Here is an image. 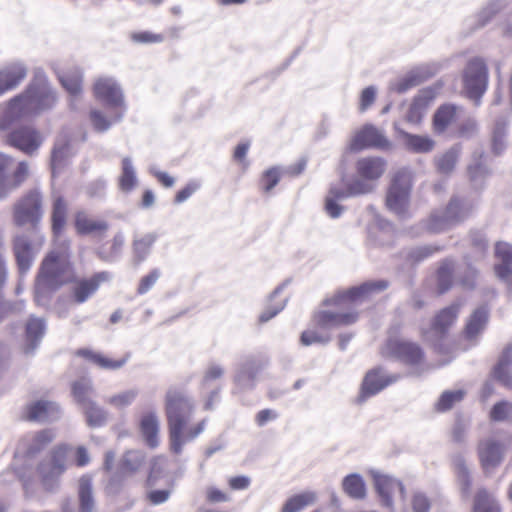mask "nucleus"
I'll return each instance as SVG.
<instances>
[{"label":"nucleus","mask_w":512,"mask_h":512,"mask_svg":"<svg viewBox=\"0 0 512 512\" xmlns=\"http://www.w3.org/2000/svg\"><path fill=\"white\" fill-rule=\"evenodd\" d=\"M435 99V92L432 89H424L413 99L406 120L411 123H419L429 107Z\"/></svg>","instance_id":"24"},{"label":"nucleus","mask_w":512,"mask_h":512,"mask_svg":"<svg viewBox=\"0 0 512 512\" xmlns=\"http://www.w3.org/2000/svg\"><path fill=\"white\" fill-rule=\"evenodd\" d=\"M486 322H467L464 329V338L475 343L481 333L485 330Z\"/></svg>","instance_id":"62"},{"label":"nucleus","mask_w":512,"mask_h":512,"mask_svg":"<svg viewBox=\"0 0 512 512\" xmlns=\"http://www.w3.org/2000/svg\"><path fill=\"white\" fill-rule=\"evenodd\" d=\"M372 477L374 487L380 498L381 504L393 512V494L398 491L403 495L405 492L402 482L392 476L381 474L379 472H372Z\"/></svg>","instance_id":"16"},{"label":"nucleus","mask_w":512,"mask_h":512,"mask_svg":"<svg viewBox=\"0 0 512 512\" xmlns=\"http://www.w3.org/2000/svg\"><path fill=\"white\" fill-rule=\"evenodd\" d=\"M74 227L78 235H104L109 229V224L103 219L91 217L84 211H78L74 215Z\"/></svg>","instance_id":"20"},{"label":"nucleus","mask_w":512,"mask_h":512,"mask_svg":"<svg viewBox=\"0 0 512 512\" xmlns=\"http://www.w3.org/2000/svg\"><path fill=\"white\" fill-rule=\"evenodd\" d=\"M512 344L507 345L492 369L493 378L506 388L512 389Z\"/></svg>","instance_id":"21"},{"label":"nucleus","mask_w":512,"mask_h":512,"mask_svg":"<svg viewBox=\"0 0 512 512\" xmlns=\"http://www.w3.org/2000/svg\"><path fill=\"white\" fill-rule=\"evenodd\" d=\"M60 406L52 401L38 400L27 406V419L37 422H54L61 417Z\"/></svg>","instance_id":"19"},{"label":"nucleus","mask_w":512,"mask_h":512,"mask_svg":"<svg viewBox=\"0 0 512 512\" xmlns=\"http://www.w3.org/2000/svg\"><path fill=\"white\" fill-rule=\"evenodd\" d=\"M399 325H394L389 331L386 349L389 355L412 369V374L420 375L424 370L425 354L415 342L394 338Z\"/></svg>","instance_id":"6"},{"label":"nucleus","mask_w":512,"mask_h":512,"mask_svg":"<svg viewBox=\"0 0 512 512\" xmlns=\"http://www.w3.org/2000/svg\"><path fill=\"white\" fill-rule=\"evenodd\" d=\"M388 286V281L383 279L367 281L336 293L331 298L325 300V305L339 309L346 308L370 299L375 294L386 290Z\"/></svg>","instance_id":"8"},{"label":"nucleus","mask_w":512,"mask_h":512,"mask_svg":"<svg viewBox=\"0 0 512 512\" xmlns=\"http://www.w3.org/2000/svg\"><path fill=\"white\" fill-rule=\"evenodd\" d=\"M465 391L462 389L444 391L436 403V409L440 412L450 410L454 404L463 400Z\"/></svg>","instance_id":"47"},{"label":"nucleus","mask_w":512,"mask_h":512,"mask_svg":"<svg viewBox=\"0 0 512 512\" xmlns=\"http://www.w3.org/2000/svg\"><path fill=\"white\" fill-rule=\"evenodd\" d=\"M55 101V94L45 82L30 84L25 91L7 102L0 119V130L7 131L14 122L51 108Z\"/></svg>","instance_id":"2"},{"label":"nucleus","mask_w":512,"mask_h":512,"mask_svg":"<svg viewBox=\"0 0 512 512\" xmlns=\"http://www.w3.org/2000/svg\"><path fill=\"white\" fill-rule=\"evenodd\" d=\"M78 355L86 358L87 360L91 361L92 363L96 364L102 369L107 370H117L120 369L125 365L127 362V358H123L120 360H112L110 358L105 357L104 355L94 352L89 349H80L77 352Z\"/></svg>","instance_id":"36"},{"label":"nucleus","mask_w":512,"mask_h":512,"mask_svg":"<svg viewBox=\"0 0 512 512\" xmlns=\"http://www.w3.org/2000/svg\"><path fill=\"white\" fill-rule=\"evenodd\" d=\"M490 418L495 422H503L512 418V403L504 400L495 403L490 411Z\"/></svg>","instance_id":"53"},{"label":"nucleus","mask_w":512,"mask_h":512,"mask_svg":"<svg viewBox=\"0 0 512 512\" xmlns=\"http://www.w3.org/2000/svg\"><path fill=\"white\" fill-rule=\"evenodd\" d=\"M139 394L136 388L128 389L105 398V402L116 409L130 406Z\"/></svg>","instance_id":"46"},{"label":"nucleus","mask_w":512,"mask_h":512,"mask_svg":"<svg viewBox=\"0 0 512 512\" xmlns=\"http://www.w3.org/2000/svg\"><path fill=\"white\" fill-rule=\"evenodd\" d=\"M164 409L170 450L172 453L180 455L184 446L195 440L204 431L206 420L203 419L196 425L188 427L195 410V403L183 390L175 387L167 390Z\"/></svg>","instance_id":"1"},{"label":"nucleus","mask_w":512,"mask_h":512,"mask_svg":"<svg viewBox=\"0 0 512 512\" xmlns=\"http://www.w3.org/2000/svg\"><path fill=\"white\" fill-rule=\"evenodd\" d=\"M13 252L19 270L24 273L32 265L33 252L30 242L23 236H16L13 239Z\"/></svg>","instance_id":"27"},{"label":"nucleus","mask_w":512,"mask_h":512,"mask_svg":"<svg viewBox=\"0 0 512 512\" xmlns=\"http://www.w3.org/2000/svg\"><path fill=\"white\" fill-rule=\"evenodd\" d=\"M473 512H501L495 498L486 490L481 489L474 498Z\"/></svg>","instance_id":"43"},{"label":"nucleus","mask_w":512,"mask_h":512,"mask_svg":"<svg viewBox=\"0 0 512 512\" xmlns=\"http://www.w3.org/2000/svg\"><path fill=\"white\" fill-rule=\"evenodd\" d=\"M64 89L72 96H78L82 90V77L78 72L66 73L60 77Z\"/></svg>","instance_id":"50"},{"label":"nucleus","mask_w":512,"mask_h":512,"mask_svg":"<svg viewBox=\"0 0 512 512\" xmlns=\"http://www.w3.org/2000/svg\"><path fill=\"white\" fill-rule=\"evenodd\" d=\"M454 266L450 261H444L436 272V283L439 294L447 292L453 285Z\"/></svg>","instance_id":"42"},{"label":"nucleus","mask_w":512,"mask_h":512,"mask_svg":"<svg viewBox=\"0 0 512 512\" xmlns=\"http://www.w3.org/2000/svg\"><path fill=\"white\" fill-rule=\"evenodd\" d=\"M69 269H71L69 243L62 242L42 260L36 278V289L40 291L59 288L65 283L59 280V276Z\"/></svg>","instance_id":"4"},{"label":"nucleus","mask_w":512,"mask_h":512,"mask_svg":"<svg viewBox=\"0 0 512 512\" xmlns=\"http://www.w3.org/2000/svg\"><path fill=\"white\" fill-rule=\"evenodd\" d=\"M94 97L104 105L121 109L123 107V94L119 85L110 78H99L93 85Z\"/></svg>","instance_id":"17"},{"label":"nucleus","mask_w":512,"mask_h":512,"mask_svg":"<svg viewBox=\"0 0 512 512\" xmlns=\"http://www.w3.org/2000/svg\"><path fill=\"white\" fill-rule=\"evenodd\" d=\"M495 257L499 261L495 265V273L502 280H509L512 274V245L499 242L495 246Z\"/></svg>","instance_id":"25"},{"label":"nucleus","mask_w":512,"mask_h":512,"mask_svg":"<svg viewBox=\"0 0 512 512\" xmlns=\"http://www.w3.org/2000/svg\"><path fill=\"white\" fill-rule=\"evenodd\" d=\"M90 121L95 130L99 132L106 131L112 121H110L101 111L93 109L90 111Z\"/></svg>","instance_id":"61"},{"label":"nucleus","mask_w":512,"mask_h":512,"mask_svg":"<svg viewBox=\"0 0 512 512\" xmlns=\"http://www.w3.org/2000/svg\"><path fill=\"white\" fill-rule=\"evenodd\" d=\"M43 196L37 189L22 195L13 205L12 218L17 227L36 229L43 218Z\"/></svg>","instance_id":"7"},{"label":"nucleus","mask_w":512,"mask_h":512,"mask_svg":"<svg viewBox=\"0 0 512 512\" xmlns=\"http://www.w3.org/2000/svg\"><path fill=\"white\" fill-rule=\"evenodd\" d=\"M139 428L145 443L150 448H156L159 445L158 433L160 430V421L156 412L145 413L141 417Z\"/></svg>","instance_id":"23"},{"label":"nucleus","mask_w":512,"mask_h":512,"mask_svg":"<svg viewBox=\"0 0 512 512\" xmlns=\"http://www.w3.org/2000/svg\"><path fill=\"white\" fill-rule=\"evenodd\" d=\"M161 272L159 269H152L148 274L141 277L137 286V294H146L160 278Z\"/></svg>","instance_id":"57"},{"label":"nucleus","mask_w":512,"mask_h":512,"mask_svg":"<svg viewBox=\"0 0 512 512\" xmlns=\"http://www.w3.org/2000/svg\"><path fill=\"white\" fill-rule=\"evenodd\" d=\"M464 217L465 213L460 200L452 198L443 210L435 211L430 215L427 229L433 233L442 232L461 222Z\"/></svg>","instance_id":"11"},{"label":"nucleus","mask_w":512,"mask_h":512,"mask_svg":"<svg viewBox=\"0 0 512 512\" xmlns=\"http://www.w3.org/2000/svg\"><path fill=\"white\" fill-rule=\"evenodd\" d=\"M43 138L38 130L32 126H20L9 131L5 135V143L20 150L21 152L32 155L42 145Z\"/></svg>","instance_id":"12"},{"label":"nucleus","mask_w":512,"mask_h":512,"mask_svg":"<svg viewBox=\"0 0 512 512\" xmlns=\"http://www.w3.org/2000/svg\"><path fill=\"white\" fill-rule=\"evenodd\" d=\"M250 148L249 141L241 142L239 143L233 152V160L241 165L243 169H247L248 167V161L246 160V156L248 153V150Z\"/></svg>","instance_id":"63"},{"label":"nucleus","mask_w":512,"mask_h":512,"mask_svg":"<svg viewBox=\"0 0 512 512\" xmlns=\"http://www.w3.org/2000/svg\"><path fill=\"white\" fill-rule=\"evenodd\" d=\"M387 162L381 157H364L356 162L355 169L359 178L351 180L345 189H333L336 197H350L371 193L375 182L385 173Z\"/></svg>","instance_id":"3"},{"label":"nucleus","mask_w":512,"mask_h":512,"mask_svg":"<svg viewBox=\"0 0 512 512\" xmlns=\"http://www.w3.org/2000/svg\"><path fill=\"white\" fill-rule=\"evenodd\" d=\"M281 173L277 167H271L263 172L259 180L263 192L269 193L280 181Z\"/></svg>","instance_id":"52"},{"label":"nucleus","mask_w":512,"mask_h":512,"mask_svg":"<svg viewBox=\"0 0 512 512\" xmlns=\"http://www.w3.org/2000/svg\"><path fill=\"white\" fill-rule=\"evenodd\" d=\"M94 394L95 390L90 378L83 377L73 382L72 395L74 400L81 406V408L94 401Z\"/></svg>","instance_id":"34"},{"label":"nucleus","mask_w":512,"mask_h":512,"mask_svg":"<svg viewBox=\"0 0 512 512\" xmlns=\"http://www.w3.org/2000/svg\"><path fill=\"white\" fill-rule=\"evenodd\" d=\"M43 449L41 443L34 439L33 434L25 435L17 444L14 457L32 458Z\"/></svg>","instance_id":"41"},{"label":"nucleus","mask_w":512,"mask_h":512,"mask_svg":"<svg viewBox=\"0 0 512 512\" xmlns=\"http://www.w3.org/2000/svg\"><path fill=\"white\" fill-rule=\"evenodd\" d=\"M503 454V445L494 439H487L479 444V457L485 469L499 465L503 459Z\"/></svg>","instance_id":"22"},{"label":"nucleus","mask_w":512,"mask_h":512,"mask_svg":"<svg viewBox=\"0 0 512 512\" xmlns=\"http://www.w3.org/2000/svg\"><path fill=\"white\" fill-rule=\"evenodd\" d=\"M315 501L316 494L314 492L296 494L286 500L281 512H300L306 506L313 504Z\"/></svg>","instance_id":"40"},{"label":"nucleus","mask_w":512,"mask_h":512,"mask_svg":"<svg viewBox=\"0 0 512 512\" xmlns=\"http://www.w3.org/2000/svg\"><path fill=\"white\" fill-rule=\"evenodd\" d=\"M146 464V453L142 450L126 451L118 464V470L123 474L133 476Z\"/></svg>","instance_id":"26"},{"label":"nucleus","mask_w":512,"mask_h":512,"mask_svg":"<svg viewBox=\"0 0 512 512\" xmlns=\"http://www.w3.org/2000/svg\"><path fill=\"white\" fill-rule=\"evenodd\" d=\"M128 477L127 475H123L120 471L118 473H115L111 475L105 485V492L108 495H118L122 488L124 483V478Z\"/></svg>","instance_id":"59"},{"label":"nucleus","mask_w":512,"mask_h":512,"mask_svg":"<svg viewBox=\"0 0 512 512\" xmlns=\"http://www.w3.org/2000/svg\"><path fill=\"white\" fill-rule=\"evenodd\" d=\"M457 107L450 104L440 106L434 114L433 126L438 133L444 132L446 128L455 121Z\"/></svg>","instance_id":"37"},{"label":"nucleus","mask_w":512,"mask_h":512,"mask_svg":"<svg viewBox=\"0 0 512 512\" xmlns=\"http://www.w3.org/2000/svg\"><path fill=\"white\" fill-rule=\"evenodd\" d=\"M111 275L107 271H100L92 274L90 277L74 278L69 280L73 283L71 296L76 303H83L93 296L101 285L108 282Z\"/></svg>","instance_id":"14"},{"label":"nucleus","mask_w":512,"mask_h":512,"mask_svg":"<svg viewBox=\"0 0 512 512\" xmlns=\"http://www.w3.org/2000/svg\"><path fill=\"white\" fill-rule=\"evenodd\" d=\"M413 512H430L431 500L423 492H415L411 499Z\"/></svg>","instance_id":"60"},{"label":"nucleus","mask_w":512,"mask_h":512,"mask_svg":"<svg viewBox=\"0 0 512 512\" xmlns=\"http://www.w3.org/2000/svg\"><path fill=\"white\" fill-rule=\"evenodd\" d=\"M412 189V176L406 170L397 171L391 178L387 190L386 207L398 215H404L407 211L410 192Z\"/></svg>","instance_id":"9"},{"label":"nucleus","mask_w":512,"mask_h":512,"mask_svg":"<svg viewBox=\"0 0 512 512\" xmlns=\"http://www.w3.org/2000/svg\"><path fill=\"white\" fill-rule=\"evenodd\" d=\"M405 142L407 147L417 153H426L433 149L434 147V141L426 136H419V135H412V134H406L405 135Z\"/></svg>","instance_id":"48"},{"label":"nucleus","mask_w":512,"mask_h":512,"mask_svg":"<svg viewBox=\"0 0 512 512\" xmlns=\"http://www.w3.org/2000/svg\"><path fill=\"white\" fill-rule=\"evenodd\" d=\"M124 245V238L121 234H116L111 241L102 244L99 247L101 258L108 260L118 255Z\"/></svg>","instance_id":"49"},{"label":"nucleus","mask_w":512,"mask_h":512,"mask_svg":"<svg viewBox=\"0 0 512 512\" xmlns=\"http://www.w3.org/2000/svg\"><path fill=\"white\" fill-rule=\"evenodd\" d=\"M78 501L80 512H93L95 509V498L93 493L92 477L83 475L78 481Z\"/></svg>","instance_id":"28"},{"label":"nucleus","mask_w":512,"mask_h":512,"mask_svg":"<svg viewBox=\"0 0 512 512\" xmlns=\"http://www.w3.org/2000/svg\"><path fill=\"white\" fill-rule=\"evenodd\" d=\"M463 83L468 97L478 105L488 85V69L483 59L476 57L467 63Z\"/></svg>","instance_id":"10"},{"label":"nucleus","mask_w":512,"mask_h":512,"mask_svg":"<svg viewBox=\"0 0 512 512\" xmlns=\"http://www.w3.org/2000/svg\"><path fill=\"white\" fill-rule=\"evenodd\" d=\"M29 174V167L26 162L18 163L16 169L9 176L8 185H7V193L17 188L20 184H22Z\"/></svg>","instance_id":"54"},{"label":"nucleus","mask_w":512,"mask_h":512,"mask_svg":"<svg viewBox=\"0 0 512 512\" xmlns=\"http://www.w3.org/2000/svg\"><path fill=\"white\" fill-rule=\"evenodd\" d=\"M71 450L72 447L69 445H58L50 451L46 459L39 463L38 473L47 492L55 493L59 490L60 477L67 469Z\"/></svg>","instance_id":"5"},{"label":"nucleus","mask_w":512,"mask_h":512,"mask_svg":"<svg viewBox=\"0 0 512 512\" xmlns=\"http://www.w3.org/2000/svg\"><path fill=\"white\" fill-rule=\"evenodd\" d=\"M121 164L122 172L118 179V185L122 191L130 192L137 184L135 171L130 158H123Z\"/></svg>","instance_id":"44"},{"label":"nucleus","mask_w":512,"mask_h":512,"mask_svg":"<svg viewBox=\"0 0 512 512\" xmlns=\"http://www.w3.org/2000/svg\"><path fill=\"white\" fill-rule=\"evenodd\" d=\"M86 422L90 427H101L104 426L108 419V412L97 404L96 401H92L88 405L82 408Z\"/></svg>","instance_id":"39"},{"label":"nucleus","mask_w":512,"mask_h":512,"mask_svg":"<svg viewBox=\"0 0 512 512\" xmlns=\"http://www.w3.org/2000/svg\"><path fill=\"white\" fill-rule=\"evenodd\" d=\"M26 77V70L20 65H12L0 71V95L16 88Z\"/></svg>","instance_id":"30"},{"label":"nucleus","mask_w":512,"mask_h":512,"mask_svg":"<svg viewBox=\"0 0 512 512\" xmlns=\"http://www.w3.org/2000/svg\"><path fill=\"white\" fill-rule=\"evenodd\" d=\"M287 300L283 286L275 289L266 301L260 320H271L277 316L285 308Z\"/></svg>","instance_id":"31"},{"label":"nucleus","mask_w":512,"mask_h":512,"mask_svg":"<svg viewBox=\"0 0 512 512\" xmlns=\"http://www.w3.org/2000/svg\"><path fill=\"white\" fill-rule=\"evenodd\" d=\"M171 493L170 489L150 490L146 497L150 504L161 505L169 500Z\"/></svg>","instance_id":"64"},{"label":"nucleus","mask_w":512,"mask_h":512,"mask_svg":"<svg viewBox=\"0 0 512 512\" xmlns=\"http://www.w3.org/2000/svg\"><path fill=\"white\" fill-rule=\"evenodd\" d=\"M332 322H318L314 328L307 329L301 333L300 343L303 346L313 344H327L331 340L330 324Z\"/></svg>","instance_id":"29"},{"label":"nucleus","mask_w":512,"mask_h":512,"mask_svg":"<svg viewBox=\"0 0 512 512\" xmlns=\"http://www.w3.org/2000/svg\"><path fill=\"white\" fill-rule=\"evenodd\" d=\"M12 164L13 159L11 157L0 154V198L7 194L9 171Z\"/></svg>","instance_id":"55"},{"label":"nucleus","mask_w":512,"mask_h":512,"mask_svg":"<svg viewBox=\"0 0 512 512\" xmlns=\"http://www.w3.org/2000/svg\"><path fill=\"white\" fill-rule=\"evenodd\" d=\"M67 203L63 197L54 199L51 213V229L55 236H59L66 224Z\"/></svg>","instance_id":"35"},{"label":"nucleus","mask_w":512,"mask_h":512,"mask_svg":"<svg viewBox=\"0 0 512 512\" xmlns=\"http://www.w3.org/2000/svg\"><path fill=\"white\" fill-rule=\"evenodd\" d=\"M399 379L400 375L387 374L381 367L368 371L361 384L358 402H364L367 398L378 394L384 388L397 382Z\"/></svg>","instance_id":"13"},{"label":"nucleus","mask_w":512,"mask_h":512,"mask_svg":"<svg viewBox=\"0 0 512 512\" xmlns=\"http://www.w3.org/2000/svg\"><path fill=\"white\" fill-rule=\"evenodd\" d=\"M453 466L455 473L457 475V479L459 485L461 487L463 494L469 493V488L471 485L469 468L466 465V461L462 455H456L453 458Z\"/></svg>","instance_id":"45"},{"label":"nucleus","mask_w":512,"mask_h":512,"mask_svg":"<svg viewBox=\"0 0 512 512\" xmlns=\"http://www.w3.org/2000/svg\"><path fill=\"white\" fill-rule=\"evenodd\" d=\"M425 326L421 327L423 338L433 345L444 338L446 335L449 324L451 322H424Z\"/></svg>","instance_id":"38"},{"label":"nucleus","mask_w":512,"mask_h":512,"mask_svg":"<svg viewBox=\"0 0 512 512\" xmlns=\"http://www.w3.org/2000/svg\"><path fill=\"white\" fill-rule=\"evenodd\" d=\"M262 369L263 364L254 357H248L241 361L236 368L233 379L237 389L239 391L253 390Z\"/></svg>","instance_id":"15"},{"label":"nucleus","mask_w":512,"mask_h":512,"mask_svg":"<svg viewBox=\"0 0 512 512\" xmlns=\"http://www.w3.org/2000/svg\"><path fill=\"white\" fill-rule=\"evenodd\" d=\"M387 146V139L377 128L371 125H366L357 131L350 142L352 151H360L369 147L385 148Z\"/></svg>","instance_id":"18"},{"label":"nucleus","mask_w":512,"mask_h":512,"mask_svg":"<svg viewBox=\"0 0 512 512\" xmlns=\"http://www.w3.org/2000/svg\"><path fill=\"white\" fill-rule=\"evenodd\" d=\"M46 331L44 322H26L25 324V345L26 355L34 354Z\"/></svg>","instance_id":"32"},{"label":"nucleus","mask_w":512,"mask_h":512,"mask_svg":"<svg viewBox=\"0 0 512 512\" xmlns=\"http://www.w3.org/2000/svg\"><path fill=\"white\" fill-rule=\"evenodd\" d=\"M459 153V147H453L444 153L437 161L438 170L441 173H450L457 163Z\"/></svg>","instance_id":"51"},{"label":"nucleus","mask_w":512,"mask_h":512,"mask_svg":"<svg viewBox=\"0 0 512 512\" xmlns=\"http://www.w3.org/2000/svg\"><path fill=\"white\" fill-rule=\"evenodd\" d=\"M69 152V142L65 141L64 143H56L51 155V165L53 173L55 170L60 167L63 161L68 157Z\"/></svg>","instance_id":"56"},{"label":"nucleus","mask_w":512,"mask_h":512,"mask_svg":"<svg viewBox=\"0 0 512 512\" xmlns=\"http://www.w3.org/2000/svg\"><path fill=\"white\" fill-rule=\"evenodd\" d=\"M342 489L354 500H363L367 495L366 483L358 473L345 476L342 480Z\"/></svg>","instance_id":"33"},{"label":"nucleus","mask_w":512,"mask_h":512,"mask_svg":"<svg viewBox=\"0 0 512 512\" xmlns=\"http://www.w3.org/2000/svg\"><path fill=\"white\" fill-rule=\"evenodd\" d=\"M155 240L156 237L154 235L148 234L134 241V252L141 260L147 255Z\"/></svg>","instance_id":"58"}]
</instances>
